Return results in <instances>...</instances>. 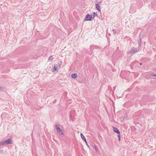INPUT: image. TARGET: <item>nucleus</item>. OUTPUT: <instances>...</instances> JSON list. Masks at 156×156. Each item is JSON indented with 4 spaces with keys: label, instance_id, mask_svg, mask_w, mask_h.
<instances>
[{
    "label": "nucleus",
    "instance_id": "1",
    "mask_svg": "<svg viewBox=\"0 0 156 156\" xmlns=\"http://www.w3.org/2000/svg\"><path fill=\"white\" fill-rule=\"evenodd\" d=\"M12 143V141L11 139L9 138V139L3 142H0V146L5 145L6 144H11Z\"/></svg>",
    "mask_w": 156,
    "mask_h": 156
},
{
    "label": "nucleus",
    "instance_id": "2",
    "mask_svg": "<svg viewBox=\"0 0 156 156\" xmlns=\"http://www.w3.org/2000/svg\"><path fill=\"white\" fill-rule=\"evenodd\" d=\"M55 127L56 131L58 134H61L62 135H63L64 134L63 131L60 129L59 126H58L57 124L55 125Z\"/></svg>",
    "mask_w": 156,
    "mask_h": 156
},
{
    "label": "nucleus",
    "instance_id": "3",
    "mask_svg": "<svg viewBox=\"0 0 156 156\" xmlns=\"http://www.w3.org/2000/svg\"><path fill=\"white\" fill-rule=\"evenodd\" d=\"M92 20H93L92 19V16L90 15L89 14L86 16L84 19V20L85 21H91Z\"/></svg>",
    "mask_w": 156,
    "mask_h": 156
},
{
    "label": "nucleus",
    "instance_id": "4",
    "mask_svg": "<svg viewBox=\"0 0 156 156\" xmlns=\"http://www.w3.org/2000/svg\"><path fill=\"white\" fill-rule=\"evenodd\" d=\"M60 68V65H56V66H55L53 67V71H56L58 70V69H59Z\"/></svg>",
    "mask_w": 156,
    "mask_h": 156
},
{
    "label": "nucleus",
    "instance_id": "5",
    "mask_svg": "<svg viewBox=\"0 0 156 156\" xmlns=\"http://www.w3.org/2000/svg\"><path fill=\"white\" fill-rule=\"evenodd\" d=\"M113 129L114 132L117 133H119L120 132L119 129L116 128L114 127H113Z\"/></svg>",
    "mask_w": 156,
    "mask_h": 156
},
{
    "label": "nucleus",
    "instance_id": "6",
    "mask_svg": "<svg viewBox=\"0 0 156 156\" xmlns=\"http://www.w3.org/2000/svg\"><path fill=\"white\" fill-rule=\"evenodd\" d=\"M95 7L96 9L99 11H100L101 9L100 8V6L98 4H95Z\"/></svg>",
    "mask_w": 156,
    "mask_h": 156
},
{
    "label": "nucleus",
    "instance_id": "7",
    "mask_svg": "<svg viewBox=\"0 0 156 156\" xmlns=\"http://www.w3.org/2000/svg\"><path fill=\"white\" fill-rule=\"evenodd\" d=\"M80 136L81 138H82V139L85 141L86 143H87V142L86 140V138L84 137V136H83V135L82 134V133H81L80 134Z\"/></svg>",
    "mask_w": 156,
    "mask_h": 156
},
{
    "label": "nucleus",
    "instance_id": "8",
    "mask_svg": "<svg viewBox=\"0 0 156 156\" xmlns=\"http://www.w3.org/2000/svg\"><path fill=\"white\" fill-rule=\"evenodd\" d=\"M71 76L73 78H76L77 77V75L76 73H72V74Z\"/></svg>",
    "mask_w": 156,
    "mask_h": 156
},
{
    "label": "nucleus",
    "instance_id": "9",
    "mask_svg": "<svg viewBox=\"0 0 156 156\" xmlns=\"http://www.w3.org/2000/svg\"><path fill=\"white\" fill-rule=\"evenodd\" d=\"M132 50L133 51V53H135L139 51L138 49H137V48H132Z\"/></svg>",
    "mask_w": 156,
    "mask_h": 156
},
{
    "label": "nucleus",
    "instance_id": "10",
    "mask_svg": "<svg viewBox=\"0 0 156 156\" xmlns=\"http://www.w3.org/2000/svg\"><path fill=\"white\" fill-rule=\"evenodd\" d=\"M93 147L94 148V149H95L96 152H98V148L97 147L96 145L95 144H94V146Z\"/></svg>",
    "mask_w": 156,
    "mask_h": 156
},
{
    "label": "nucleus",
    "instance_id": "11",
    "mask_svg": "<svg viewBox=\"0 0 156 156\" xmlns=\"http://www.w3.org/2000/svg\"><path fill=\"white\" fill-rule=\"evenodd\" d=\"M133 53V51L132 50V48L131 49V51L129 52H128V54L129 55H130L133 53Z\"/></svg>",
    "mask_w": 156,
    "mask_h": 156
},
{
    "label": "nucleus",
    "instance_id": "12",
    "mask_svg": "<svg viewBox=\"0 0 156 156\" xmlns=\"http://www.w3.org/2000/svg\"><path fill=\"white\" fill-rule=\"evenodd\" d=\"M97 16V13H96L95 12H93V17H92V20H93L95 16Z\"/></svg>",
    "mask_w": 156,
    "mask_h": 156
},
{
    "label": "nucleus",
    "instance_id": "13",
    "mask_svg": "<svg viewBox=\"0 0 156 156\" xmlns=\"http://www.w3.org/2000/svg\"><path fill=\"white\" fill-rule=\"evenodd\" d=\"M53 60L52 58V56H50V57L48 58V60L51 61Z\"/></svg>",
    "mask_w": 156,
    "mask_h": 156
},
{
    "label": "nucleus",
    "instance_id": "14",
    "mask_svg": "<svg viewBox=\"0 0 156 156\" xmlns=\"http://www.w3.org/2000/svg\"><path fill=\"white\" fill-rule=\"evenodd\" d=\"M118 136L119 137V138L120 137V133H118Z\"/></svg>",
    "mask_w": 156,
    "mask_h": 156
},
{
    "label": "nucleus",
    "instance_id": "15",
    "mask_svg": "<svg viewBox=\"0 0 156 156\" xmlns=\"http://www.w3.org/2000/svg\"><path fill=\"white\" fill-rule=\"evenodd\" d=\"M86 144L87 146L88 147V148H90V147L89 146V145L87 143H86Z\"/></svg>",
    "mask_w": 156,
    "mask_h": 156
},
{
    "label": "nucleus",
    "instance_id": "16",
    "mask_svg": "<svg viewBox=\"0 0 156 156\" xmlns=\"http://www.w3.org/2000/svg\"><path fill=\"white\" fill-rule=\"evenodd\" d=\"M152 76H156V74H154L153 75H152Z\"/></svg>",
    "mask_w": 156,
    "mask_h": 156
},
{
    "label": "nucleus",
    "instance_id": "17",
    "mask_svg": "<svg viewBox=\"0 0 156 156\" xmlns=\"http://www.w3.org/2000/svg\"><path fill=\"white\" fill-rule=\"evenodd\" d=\"M120 140V137L119 138V141Z\"/></svg>",
    "mask_w": 156,
    "mask_h": 156
},
{
    "label": "nucleus",
    "instance_id": "18",
    "mask_svg": "<svg viewBox=\"0 0 156 156\" xmlns=\"http://www.w3.org/2000/svg\"><path fill=\"white\" fill-rule=\"evenodd\" d=\"M2 89V87H0V90H1Z\"/></svg>",
    "mask_w": 156,
    "mask_h": 156
},
{
    "label": "nucleus",
    "instance_id": "19",
    "mask_svg": "<svg viewBox=\"0 0 156 156\" xmlns=\"http://www.w3.org/2000/svg\"><path fill=\"white\" fill-rule=\"evenodd\" d=\"M139 44L140 45V43H139Z\"/></svg>",
    "mask_w": 156,
    "mask_h": 156
}]
</instances>
